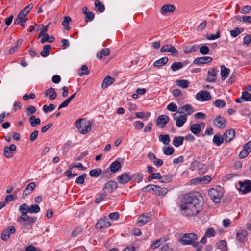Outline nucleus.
Masks as SVG:
<instances>
[{"mask_svg": "<svg viewBox=\"0 0 251 251\" xmlns=\"http://www.w3.org/2000/svg\"><path fill=\"white\" fill-rule=\"evenodd\" d=\"M203 203L194 197L185 196L179 204L181 215L188 218L197 215L201 210Z\"/></svg>", "mask_w": 251, "mask_h": 251, "instance_id": "obj_1", "label": "nucleus"}, {"mask_svg": "<svg viewBox=\"0 0 251 251\" xmlns=\"http://www.w3.org/2000/svg\"><path fill=\"white\" fill-rule=\"evenodd\" d=\"M143 191L151 193L153 194L163 196L168 192V189L165 187H161L156 185H148L142 189Z\"/></svg>", "mask_w": 251, "mask_h": 251, "instance_id": "obj_2", "label": "nucleus"}, {"mask_svg": "<svg viewBox=\"0 0 251 251\" xmlns=\"http://www.w3.org/2000/svg\"><path fill=\"white\" fill-rule=\"evenodd\" d=\"M92 122L84 119H80L76 121L75 126L79 132L82 134H85L91 131Z\"/></svg>", "mask_w": 251, "mask_h": 251, "instance_id": "obj_3", "label": "nucleus"}, {"mask_svg": "<svg viewBox=\"0 0 251 251\" xmlns=\"http://www.w3.org/2000/svg\"><path fill=\"white\" fill-rule=\"evenodd\" d=\"M37 221L36 217H32L27 215H23V217H18L17 218V221L23 223V226L24 228L26 229H30L32 228V224L35 223Z\"/></svg>", "mask_w": 251, "mask_h": 251, "instance_id": "obj_4", "label": "nucleus"}, {"mask_svg": "<svg viewBox=\"0 0 251 251\" xmlns=\"http://www.w3.org/2000/svg\"><path fill=\"white\" fill-rule=\"evenodd\" d=\"M197 239V235L194 233L185 234L180 239V242L183 245H193L196 247L199 242L196 243Z\"/></svg>", "mask_w": 251, "mask_h": 251, "instance_id": "obj_5", "label": "nucleus"}, {"mask_svg": "<svg viewBox=\"0 0 251 251\" xmlns=\"http://www.w3.org/2000/svg\"><path fill=\"white\" fill-rule=\"evenodd\" d=\"M194 112V108L190 104H187L178 108L176 112L179 115L186 116V117L191 115Z\"/></svg>", "mask_w": 251, "mask_h": 251, "instance_id": "obj_6", "label": "nucleus"}, {"mask_svg": "<svg viewBox=\"0 0 251 251\" xmlns=\"http://www.w3.org/2000/svg\"><path fill=\"white\" fill-rule=\"evenodd\" d=\"M208 194L210 198L213 201L216 203L220 202L221 198L222 197V193L218 191L217 190L211 188L208 191Z\"/></svg>", "mask_w": 251, "mask_h": 251, "instance_id": "obj_7", "label": "nucleus"}, {"mask_svg": "<svg viewBox=\"0 0 251 251\" xmlns=\"http://www.w3.org/2000/svg\"><path fill=\"white\" fill-rule=\"evenodd\" d=\"M161 53L169 52L173 57L177 56L178 52L176 49L171 44H168L163 46L160 50Z\"/></svg>", "mask_w": 251, "mask_h": 251, "instance_id": "obj_8", "label": "nucleus"}, {"mask_svg": "<svg viewBox=\"0 0 251 251\" xmlns=\"http://www.w3.org/2000/svg\"><path fill=\"white\" fill-rule=\"evenodd\" d=\"M239 184L240 187L239 190L241 193L245 194L251 191V181L250 180L240 182Z\"/></svg>", "mask_w": 251, "mask_h": 251, "instance_id": "obj_9", "label": "nucleus"}, {"mask_svg": "<svg viewBox=\"0 0 251 251\" xmlns=\"http://www.w3.org/2000/svg\"><path fill=\"white\" fill-rule=\"evenodd\" d=\"M179 115L178 113L176 112L174 115V119L176 120V125L178 127H181L183 125L186 123L187 118L186 116Z\"/></svg>", "mask_w": 251, "mask_h": 251, "instance_id": "obj_10", "label": "nucleus"}, {"mask_svg": "<svg viewBox=\"0 0 251 251\" xmlns=\"http://www.w3.org/2000/svg\"><path fill=\"white\" fill-rule=\"evenodd\" d=\"M218 70L214 68H210L207 72V76L206 81L207 82H214L216 80Z\"/></svg>", "mask_w": 251, "mask_h": 251, "instance_id": "obj_11", "label": "nucleus"}, {"mask_svg": "<svg viewBox=\"0 0 251 251\" xmlns=\"http://www.w3.org/2000/svg\"><path fill=\"white\" fill-rule=\"evenodd\" d=\"M211 95L209 92L206 91H201L196 95V99L201 101H207L211 99Z\"/></svg>", "mask_w": 251, "mask_h": 251, "instance_id": "obj_12", "label": "nucleus"}, {"mask_svg": "<svg viewBox=\"0 0 251 251\" xmlns=\"http://www.w3.org/2000/svg\"><path fill=\"white\" fill-rule=\"evenodd\" d=\"M169 120L170 118L167 115H160L156 119V125L160 128H164Z\"/></svg>", "mask_w": 251, "mask_h": 251, "instance_id": "obj_13", "label": "nucleus"}, {"mask_svg": "<svg viewBox=\"0 0 251 251\" xmlns=\"http://www.w3.org/2000/svg\"><path fill=\"white\" fill-rule=\"evenodd\" d=\"M16 150V146L14 144H11L9 146H5L3 149V154L7 158H11L13 155V152Z\"/></svg>", "mask_w": 251, "mask_h": 251, "instance_id": "obj_14", "label": "nucleus"}, {"mask_svg": "<svg viewBox=\"0 0 251 251\" xmlns=\"http://www.w3.org/2000/svg\"><path fill=\"white\" fill-rule=\"evenodd\" d=\"M151 214L150 213L142 214L139 216L137 220L139 226H143L151 220Z\"/></svg>", "mask_w": 251, "mask_h": 251, "instance_id": "obj_15", "label": "nucleus"}, {"mask_svg": "<svg viewBox=\"0 0 251 251\" xmlns=\"http://www.w3.org/2000/svg\"><path fill=\"white\" fill-rule=\"evenodd\" d=\"M111 225V223L107 218L104 217L100 219L96 224V227L98 229L106 228Z\"/></svg>", "mask_w": 251, "mask_h": 251, "instance_id": "obj_16", "label": "nucleus"}, {"mask_svg": "<svg viewBox=\"0 0 251 251\" xmlns=\"http://www.w3.org/2000/svg\"><path fill=\"white\" fill-rule=\"evenodd\" d=\"M117 188V182L110 181L107 182L103 188V191L105 193H110L113 192Z\"/></svg>", "mask_w": 251, "mask_h": 251, "instance_id": "obj_17", "label": "nucleus"}, {"mask_svg": "<svg viewBox=\"0 0 251 251\" xmlns=\"http://www.w3.org/2000/svg\"><path fill=\"white\" fill-rule=\"evenodd\" d=\"M251 151V141L247 143L244 146V149L240 152L239 157L241 159L246 157Z\"/></svg>", "mask_w": 251, "mask_h": 251, "instance_id": "obj_18", "label": "nucleus"}, {"mask_svg": "<svg viewBox=\"0 0 251 251\" xmlns=\"http://www.w3.org/2000/svg\"><path fill=\"white\" fill-rule=\"evenodd\" d=\"M15 232V228L13 226H10L3 231L1 234V239L3 241H7L10 237V234Z\"/></svg>", "mask_w": 251, "mask_h": 251, "instance_id": "obj_19", "label": "nucleus"}, {"mask_svg": "<svg viewBox=\"0 0 251 251\" xmlns=\"http://www.w3.org/2000/svg\"><path fill=\"white\" fill-rule=\"evenodd\" d=\"M214 125L217 127L223 128L226 125V120L220 116H218L213 120Z\"/></svg>", "mask_w": 251, "mask_h": 251, "instance_id": "obj_20", "label": "nucleus"}, {"mask_svg": "<svg viewBox=\"0 0 251 251\" xmlns=\"http://www.w3.org/2000/svg\"><path fill=\"white\" fill-rule=\"evenodd\" d=\"M205 124L201 122L200 124H194L191 126L190 130L195 135H198L201 131V127H204Z\"/></svg>", "mask_w": 251, "mask_h": 251, "instance_id": "obj_21", "label": "nucleus"}, {"mask_svg": "<svg viewBox=\"0 0 251 251\" xmlns=\"http://www.w3.org/2000/svg\"><path fill=\"white\" fill-rule=\"evenodd\" d=\"M131 179V177L129 173H125L121 175L118 178V181L120 184H124L128 183Z\"/></svg>", "mask_w": 251, "mask_h": 251, "instance_id": "obj_22", "label": "nucleus"}, {"mask_svg": "<svg viewBox=\"0 0 251 251\" xmlns=\"http://www.w3.org/2000/svg\"><path fill=\"white\" fill-rule=\"evenodd\" d=\"M247 232L245 230H239L236 233V239L240 242H243L247 239Z\"/></svg>", "mask_w": 251, "mask_h": 251, "instance_id": "obj_23", "label": "nucleus"}, {"mask_svg": "<svg viewBox=\"0 0 251 251\" xmlns=\"http://www.w3.org/2000/svg\"><path fill=\"white\" fill-rule=\"evenodd\" d=\"M243 101H251V94L247 91L243 92L241 97L235 100L237 103H241Z\"/></svg>", "mask_w": 251, "mask_h": 251, "instance_id": "obj_24", "label": "nucleus"}, {"mask_svg": "<svg viewBox=\"0 0 251 251\" xmlns=\"http://www.w3.org/2000/svg\"><path fill=\"white\" fill-rule=\"evenodd\" d=\"M212 58L209 56L198 57L195 59L194 62L196 64L200 65L211 62Z\"/></svg>", "mask_w": 251, "mask_h": 251, "instance_id": "obj_25", "label": "nucleus"}, {"mask_svg": "<svg viewBox=\"0 0 251 251\" xmlns=\"http://www.w3.org/2000/svg\"><path fill=\"white\" fill-rule=\"evenodd\" d=\"M230 70L229 68L225 67L224 65L221 66L220 75L221 76V79L223 80H225L228 77L230 74Z\"/></svg>", "mask_w": 251, "mask_h": 251, "instance_id": "obj_26", "label": "nucleus"}, {"mask_svg": "<svg viewBox=\"0 0 251 251\" xmlns=\"http://www.w3.org/2000/svg\"><path fill=\"white\" fill-rule=\"evenodd\" d=\"M45 95L51 100L55 99L57 96V93L53 88H50L47 89L45 92Z\"/></svg>", "mask_w": 251, "mask_h": 251, "instance_id": "obj_27", "label": "nucleus"}, {"mask_svg": "<svg viewBox=\"0 0 251 251\" xmlns=\"http://www.w3.org/2000/svg\"><path fill=\"white\" fill-rule=\"evenodd\" d=\"M115 81L114 78L111 77L110 76H107L103 79L102 84L101 87L103 89H105L107 88L109 85L112 84Z\"/></svg>", "mask_w": 251, "mask_h": 251, "instance_id": "obj_28", "label": "nucleus"}, {"mask_svg": "<svg viewBox=\"0 0 251 251\" xmlns=\"http://www.w3.org/2000/svg\"><path fill=\"white\" fill-rule=\"evenodd\" d=\"M235 135V132L233 129H230L226 132L224 134L225 138V141L227 142H230L234 137Z\"/></svg>", "mask_w": 251, "mask_h": 251, "instance_id": "obj_29", "label": "nucleus"}, {"mask_svg": "<svg viewBox=\"0 0 251 251\" xmlns=\"http://www.w3.org/2000/svg\"><path fill=\"white\" fill-rule=\"evenodd\" d=\"M175 7L173 5L167 4L164 5L161 9V12L163 14H165L168 12H173L175 11Z\"/></svg>", "mask_w": 251, "mask_h": 251, "instance_id": "obj_30", "label": "nucleus"}, {"mask_svg": "<svg viewBox=\"0 0 251 251\" xmlns=\"http://www.w3.org/2000/svg\"><path fill=\"white\" fill-rule=\"evenodd\" d=\"M176 85L177 87L182 89L187 88L188 87L189 82L188 80L180 79L176 81Z\"/></svg>", "mask_w": 251, "mask_h": 251, "instance_id": "obj_31", "label": "nucleus"}, {"mask_svg": "<svg viewBox=\"0 0 251 251\" xmlns=\"http://www.w3.org/2000/svg\"><path fill=\"white\" fill-rule=\"evenodd\" d=\"M184 138L182 136L175 137L172 141L173 145L176 147H178L183 143Z\"/></svg>", "mask_w": 251, "mask_h": 251, "instance_id": "obj_32", "label": "nucleus"}, {"mask_svg": "<svg viewBox=\"0 0 251 251\" xmlns=\"http://www.w3.org/2000/svg\"><path fill=\"white\" fill-rule=\"evenodd\" d=\"M168 61V58L167 57H162L155 61L153 65L155 67H159L165 65Z\"/></svg>", "mask_w": 251, "mask_h": 251, "instance_id": "obj_33", "label": "nucleus"}, {"mask_svg": "<svg viewBox=\"0 0 251 251\" xmlns=\"http://www.w3.org/2000/svg\"><path fill=\"white\" fill-rule=\"evenodd\" d=\"M110 50L108 48H103L97 54V57L98 58L101 59L103 56H107L109 55Z\"/></svg>", "mask_w": 251, "mask_h": 251, "instance_id": "obj_34", "label": "nucleus"}, {"mask_svg": "<svg viewBox=\"0 0 251 251\" xmlns=\"http://www.w3.org/2000/svg\"><path fill=\"white\" fill-rule=\"evenodd\" d=\"M198 46L196 45L184 47L183 51L185 53H190L197 50Z\"/></svg>", "mask_w": 251, "mask_h": 251, "instance_id": "obj_35", "label": "nucleus"}, {"mask_svg": "<svg viewBox=\"0 0 251 251\" xmlns=\"http://www.w3.org/2000/svg\"><path fill=\"white\" fill-rule=\"evenodd\" d=\"M121 167V163L117 161H114L110 166V170L113 173H115Z\"/></svg>", "mask_w": 251, "mask_h": 251, "instance_id": "obj_36", "label": "nucleus"}, {"mask_svg": "<svg viewBox=\"0 0 251 251\" xmlns=\"http://www.w3.org/2000/svg\"><path fill=\"white\" fill-rule=\"evenodd\" d=\"M24 21V22H26L27 18L25 14H23V12H19L16 19L14 21L15 24H19L21 21Z\"/></svg>", "mask_w": 251, "mask_h": 251, "instance_id": "obj_37", "label": "nucleus"}, {"mask_svg": "<svg viewBox=\"0 0 251 251\" xmlns=\"http://www.w3.org/2000/svg\"><path fill=\"white\" fill-rule=\"evenodd\" d=\"M224 138L220 134L215 135L213 137V142L218 146H220L223 142Z\"/></svg>", "mask_w": 251, "mask_h": 251, "instance_id": "obj_38", "label": "nucleus"}, {"mask_svg": "<svg viewBox=\"0 0 251 251\" xmlns=\"http://www.w3.org/2000/svg\"><path fill=\"white\" fill-rule=\"evenodd\" d=\"M19 210L21 213V215L19 217H23L25 215H27L28 213V206L26 203H23L20 206Z\"/></svg>", "mask_w": 251, "mask_h": 251, "instance_id": "obj_39", "label": "nucleus"}, {"mask_svg": "<svg viewBox=\"0 0 251 251\" xmlns=\"http://www.w3.org/2000/svg\"><path fill=\"white\" fill-rule=\"evenodd\" d=\"M29 122L31 126L35 127L37 125L40 124L41 120L39 118H36L34 115H32L29 118Z\"/></svg>", "mask_w": 251, "mask_h": 251, "instance_id": "obj_40", "label": "nucleus"}, {"mask_svg": "<svg viewBox=\"0 0 251 251\" xmlns=\"http://www.w3.org/2000/svg\"><path fill=\"white\" fill-rule=\"evenodd\" d=\"M158 138L159 141L162 142L165 145H167L170 143V138L168 135L161 134L159 136Z\"/></svg>", "mask_w": 251, "mask_h": 251, "instance_id": "obj_41", "label": "nucleus"}, {"mask_svg": "<svg viewBox=\"0 0 251 251\" xmlns=\"http://www.w3.org/2000/svg\"><path fill=\"white\" fill-rule=\"evenodd\" d=\"M218 248L222 251H226L227 250V243L226 240H221L217 244Z\"/></svg>", "mask_w": 251, "mask_h": 251, "instance_id": "obj_42", "label": "nucleus"}, {"mask_svg": "<svg viewBox=\"0 0 251 251\" xmlns=\"http://www.w3.org/2000/svg\"><path fill=\"white\" fill-rule=\"evenodd\" d=\"M51 46L49 45H45L43 47V50L41 52L40 54L43 57H46L49 54Z\"/></svg>", "mask_w": 251, "mask_h": 251, "instance_id": "obj_43", "label": "nucleus"}, {"mask_svg": "<svg viewBox=\"0 0 251 251\" xmlns=\"http://www.w3.org/2000/svg\"><path fill=\"white\" fill-rule=\"evenodd\" d=\"M54 37L53 36H49L48 34H44V37L41 40V43L43 44L46 42L52 43L54 41Z\"/></svg>", "mask_w": 251, "mask_h": 251, "instance_id": "obj_44", "label": "nucleus"}, {"mask_svg": "<svg viewBox=\"0 0 251 251\" xmlns=\"http://www.w3.org/2000/svg\"><path fill=\"white\" fill-rule=\"evenodd\" d=\"M135 115L138 118H145V119L147 120L150 117L151 113L150 112H146V113H144L143 112H138L135 113Z\"/></svg>", "mask_w": 251, "mask_h": 251, "instance_id": "obj_45", "label": "nucleus"}, {"mask_svg": "<svg viewBox=\"0 0 251 251\" xmlns=\"http://www.w3.org/2000/svg\"><path fill=\"white\" fill-rule=\"evenodd\" d=\"M40 210V207L37 204H34L28 207V213H37Z\"/></svg>", "mask_w": 251, "mask_h": 251, "instance_id": "obj_46", "label": "nucleus"}, {"mask_svg": "<svg viewBox=\"0 0 251 251\" xmlns=\"http://www.w3.org/2000/svg\"><path fill=\"white\" fill-rule=\"evenodd\" d=\"M183 67V64L180 62H175L171 65V69L173 71H176Z\"/></svg>", "mask_w": 251, "mask_h": 251, "instance_id": "obj_47", "label": "nucleus"}, {"mask_svg": "<svg viewBox=\"0 0 251 251\" xmlns=\"http://www.w3.org/2000/svg\"><path fill=\"white\" fill-rule=\"evenodd\" d=\"M95 6L97 9L100 12H102L105 10L104 6L103 4H102L101 2L99 0L95 1Z\"/></svg>", "mask_w": 251, "mask_h": 251, "instance_id": "obj_48", "label": "nucleus"}, {"mask_svg": "<svg viewBox=\"0 0 251 251\" xmlns=\"http://www.w3.org/2000/svg\"><path fill=\"white\" fill-rule=\"evenodd\" d=\"M164 153L166 155H171L174 152V149L172 147H164L163 148Z\"/></svg>", "mask_w": 251, "mask_h": 251, "instance_id": "obj_49", "label": "nucleus"}, {"mask_svg": "<svg viewBox=\"0 0 251 251\" xmlns=\"http://www.w3.org/2000/svg\"><path fill=\"white\" fill-rule=\"evenodd\" d=\"M216 234L215 230L213 228H208L205 233V236L207 237L208 238L210 237H213L215 236Z\"/></svg>", "mask_w": 251, "mask_h": 251, "instance_id": "obj_50", "label": "nucleus"}, {"mask_svg": "<svg viewBox=\"0 0 251 251\" xmlns=\"http://www.w3.org/2000/svg\"><path fill=\"white\" fill-rule=\"evenodd\" d=\"M36 112V108L33 106L29 105L25 109L27 116H30Z\"/></svg>", "mask_w": 251, "mask_h": 251, "instance_id": "obj_51", "label": "nucleus"}, {"mask_svg": "<svg viewBox=\"0 0 251 251\" xmlns=\"http://www.w3.org/2000/svg\"><path fill=\"white\" fill-rule=\"evenodd\" d=\"M214 105L218 108H223L225 107L226 105V102L224 100H222L220 99H217L214 102Z\"/></svg>", "mask_w": 251, "mask_h": 251, "instance_id": "obj_52", "label": "nucleus"}, {"mask_svg": "<svg viewBox=\"0 0 251 251\" xmlns=\"http://www.w3.org/2000/svg\"><path fill=\"white\" fill-rule=\"evenodd\" d=\"M101 170L100 169H94L90 171L89 175L92 177H97L101 174Z\"/></svg>", "mask_w": 251, "mask_h": 251, "instance_id": "obj_53", "label": "nucleus"}, {"mask_svg": "<svg viewBox=\"0 0 251 251\" xmlns=\"http://www.w3.org/2000/svg\"><path fill=\"white\" fill-rule=\"evenodd\" d=\"M167 109L171 112L177 111L178 110L176 104L173 102H171L167 105Z\"/></svg>", "mask_w": 251, "mask_h": 251, "instance_id": "obj_54", "label": "nucleus"}, {"mask_svg": "<svg viewBox=\"0 0 251 251\" xmlns=\"http://www.w3.org/2000/svg\"><path fill=\"white\" fill-rule=\"evenodd\" d=\"M133 126L135 129L139 130L144 127V124L141 121H137L134 122Z\"/></svg>", "mask_w": 251, "mask_h": 251, "instance_id": "obj_55", "label": "nucleus"}, {"mask_svg": "<svg viewBox=\"0 0 251 251\" xmlns=\"http://www.w3.org/2000/svg\"><path fill=\"white\" fill-rule=\"evenodd\" d=\"M54 109L55 106L53 104H50L49 106L45 105L43 107V110L45 113L53 111Z\"/></svg>", "mask_w": 251, "mask_h": 251, "instance_id": "obj_56", "label": "nucleus"}, {"mask_svg": "<svg viewBox=\"0 0 251 251\" xmlns=\"http://www.w3.org/2000/svg\"><path fill=\"white\" fill-rule=\"evenodd\" d=\"M172 180V177L169 175H165L162 176V178L160 179V182L163 183H169Z\"/></svg>", "mask_w": 251, "mask_h": 251, "instance_id": "obj_57", "label": "nucleus"}, {"mask_svg": "<svg viewBox=\"0 0 251 251\" xmlns=\"http://www.w3.org/2000/svg\"><path fill=\"white\" fill-rule=\"evenodd\" d=\"M86 177V175L85 174H83L82 175L80 176L75 180V183L77 184H82L84 183V179Z\"/></svg>", "mask_w": 251, "mask_h": 251, "instance_id": "obj_58", "label": "nucleus"}, {"mask_svg": "<svg viewBox=\"0 0 251 251\" xmlns=\"http://www.w3.org/2000/svg\"><path fill=\"white\" fill-rule=\"evenodd\" d=\"M74 168H77L81 170H84L85 169V167L81 163H78L76 164H71L69 166L70 170H72Z\"/></svg>", "mask_w": 251, "mask_h": 251, "instance_id": "obj_59", "label": "nucleus"}, {"mask_svg": "<svg viewBox=\"0 0 251 251\" xmlns=\"http://www.w3.org/2000/svg\"><path fill=\"white\" fill-rule=\"evenodd\" d=\"M87 70V66L86 65H83L80 69V71L79 72V75L80 76H82L83 75H88V72Z\"/></svg>", "mask_w": 251, "mask_h": 251, "instance_id": "obj_60", "label": "nucleus"}, {"mask_svg": "<svg viewBox=\"0 0 251 251\" xmlns=\"http://www.w3.org/2000/svg\"><path fill=\"white\" fill-rule=\"evenodd\" d=\"M209 51V48L206 46H202L200 49V52L202 54H207Z\"/></svg>", "mask_w": 251, "mask_h": 251, "instance_id": "obj_61", "label": "nucleus"}, {"mask_svg": "<svg viewBox=\"0 0 251 251\" xmlns=\"http://www.w3.org/2000/svg\"><path fill=\"white\" fill-rule=\"evenodd\" d=\"M33 8V4H30L28 6H26L24 9L21 10L20 12H23V14H25L26 16L29 12L30 10Z\"/></svg>", "mask_w": 251, "mask_h": 251, "instance_id": "obj_62", "label": "nucleus"}, {"mask_svg": "<svg viewBox=\"0 0 251 251\" xmlns=\"http://www.w3.org/2000/svg\"><path fill=\"white\" fill-rule=\"evenodd\" d=\"M143 177L142 174L139 173H136L133 176L135 181L138 183L142 181Z\"/></svg>", "mask_w": 251, "mask_h": 251, "instance_id": "obj_63", "label": "nucleus"}, {"mask_svg": "<svg viewBox=\"0 0 251 251\" xmlns=\"http://www.w3.org/2000/svg\"><path fill=\"white\" fill-rule=\"evenodd\" d=\"M201 184H206L209 183L211 180V178L209 176H205L201 177Z\"/></svg>", "mask_w": 251, "mask_h": 251, "instance_id": "obj_64", "label": "nucleus"}]
</instances>
